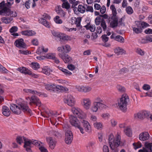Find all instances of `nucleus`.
<instances>
[{
	"label": "nucleus",
	"mask_w": 152,
	"mask_h": 152,
	"mask_svg": "<svg viewBox=\"0 0 152 152\" xmlns=\"http://www.w3.org/2000/svg\"><path fill=\"white\" fill-rule=\"evenodd\" d=\"M27 102L20 99L19 100L17 105L15 104H11L10 109L13 113L17 114H20L22 111L24 112L30 113L31 110L28 106Z\"/></svg>",
	"instance_id": "f257e3e1"
},
{
	"label": "nucleus",
	"mask_w": 152,
	"mask_h": 152,
	"mask_svg": "<svg viewBox=\"0 0 152 152\" xmlns=\"http://www.w3.org/2000/svg\"><path fill=\"white\" fill-rule=\"evenodd\" d=\"M71 111L74 114L77 115L79 118L82 119L81 121L85 131L87 132H90L91 130L90 125L88 121L84 119L86 117V114L80 108L76 107H73L71 109Z\"/></svg>",
	"instance_id": "f03ea898"
},
{
	"label": "nucleus",
	"mask_w": 152,
	"mask_h": 152,
	"mask_svg": "<svg viewBox=\"0 0 152 152\" xmlns=\"http://www.w3.org/2000/svg\"><path fill=\"white\" fill-rule=\"evenodd\" d=\"M121 137L118 134L115 138L112 134H111L109 136V144L112 152H118V147L120 144Z\"/></svg>",
	"instance_id": "7ed1b4c3"
},
{
	"label": "nucleus",
	"mask_w": 152,
	"mask_h": 152,
	"mask_svg": "<svg viewBox=\"0 0 152 152\" xmlns=\"http://www.w3.org/2000/svg\"><path fill=\"white\" fill-rule=\"evenodd\" d=\"M129 102V99L126 94L122 95L121 98L118 102V105L120 109L125 112L127 109V106Z\"/></svg>",
	"instance_id": "20e7f679"
},
{
	"label": "nucleus",
	"mask_w": 152,
	"mask_h": 152,
	"mask_svg": "<svg viewBox=\"0 0 152 152\" xmlns=\"http://www.w3.org/2000/svg\"><path fill=\"white\" fill-rule=\"evenodd\" d=\"M134 27L133 28V31L136 34L140 33L142 31V28H146L149 26V24L144 22L136 21Z\"/></svg>",
	"instance_id": "39448f33"
},
{
	"label": "nucleus",
	"mask_w": 152,
	"mask_h": 152,
	"mask_svg": "<svg viewBox=\"0 0 152 152\" xmlns=\"http://www.w3.org/2000/svg\"><path fill=\"white\" fill-rule=\"evenodd\" d=\"M10 2L8 1L5 4L4 1L0 3V15H10Z\"/></svg>",
	"instance_id": "423d86ee"
},
{
	"label": "nucleus",
	"mask_w": 152,
	"mask_h": 152,
	"mask_svg": "<svg viewBox=\"0 0 152 152\" xmlns=\"http://www.w3.org/2000/svg\"><path fill=\"white\" fill-rule=\"evenodd\" d=\"M24 143V147L26 148V151L28 152H32L30 148L32 144H33L36 146H39L40 145V144H42V142L39 141L33 140H28L27 139L25 141Z\"/></svg>",
	"instance_id": "0eeeda50"
},
{
	"label": "nucleus",
	"mask_w": 152,
	"mask_h": 152,
	"mask_svg": "<svg viewBox=\"0 0 152 152\" xmlns=\"http://www.w3.org/2000/svg\"><path fill=\"white\" fill-rule=\"evenodd\" d=\"M66 126H64V130L66 131L65 142L66 144H69L72 142L73 139V135L71 131L68 130H66Z\"/></svg>",
	"instance_id": "6e6552de"
},
{
	"label": "nucleus",
	"mask_w": 152,
	"mask_h": 152,
	"mask_svg": "<svg viewBox=\"0 0 152 152\" xmlns=\"http://www.w3.org/2000/svg\"><path fill=\"white\" fill-rule=\"evenodd\" d=\"M150 113L148 111L143 110L135 113L134 117L136 119H143L149 116Z\"/></svg>",
	"instance_id": "1a4fd4ad"
},
{
	"label": "nucleus",
	"mask_w": 152,
	"mask_h": 152,
	"mask_svg": "<svg viewBox=\"0 0 152 152\" xmlns=\"http://www.w3.org/2000/svg\"><path fill=\"white\" fill-rule=\"evenodd\" d=\"M57 50L59 53L66 54L71 51V48L69 45L66 44L62 46L61 47H58L57 48Z\"/></svg>",
	"instance_id": "9d476101"
},
{
	"label": "nucleus",
	"mask_w": 152,
	"mask_h": 152,
	"mask_svg": "<svg viewBox=\"0 0 152 152\" xmlns=\"http://www.w3.org/2000/svg\"><path fill=\"white\" fill-rule=\"evenodd\" d=\"M58 55L65 63H70L72 61V58L68 54L59 53Z\"/></svg>",
	"instance_id": "9b49d317"
},
{
	"label": "nucleus",
	"mask_w": 152,
	"mask_h": 152,
	"mask_svg": "<svg viewBox=\"0 0 152 152\" xmlns=\"http://www.w3.org/2000/svg\"><path fill=\"white\" fill-rule=\"evenodd\" d=\"M46 140L49 144V147L51 149H53L56 146V141L51 137H47Z\"/></svg>",
	"instance_id": "f8f14e48"
},
{
	"label": "nucleus",
	"mask_w": 152,
	"mask_h": 152,
	"mask_svg": "<svg viewBox=\"0 0 152 152\" xmlns=\"http://www.w3.org/2000/svg\"><path fill=\"white\" fill-rule=\"evenodd\" d=\"M82 104L84 108L86 110L89 109L91 105V100L88 98H84L82 100Z\"/></svg>",
	"instance_id": "ddd939ff"
},
{
	"label": "nucleus",
	"mask_w": 152,
	"mask_h": 152,
	"mask_svg": "<svg viewBox=\"0 0 152 152\" xmlns=\"http://www.w3.org/2000/svg\"><path fill=\"white\" fill-rule=\"evenodd\" d=\"M69 122L71 124L75 127L78 126L80 124V122L76 117L72 115H70L69 117Z\"/></svg>",
	"instance_id": "4468645a"
},
{
	"label": "nucleus",
	"mask_w": 152,
	"mask_h": 152,
	"mask_svg": "<svg viewBox=\"0 0 152 152\" xmlns=\"http://www.w3.org/2000/svg\"><path fill=\"white\" fill-rule=\"evenodd\" d=\"M15 44L16 47L19 48H25L26 46L23 39L22 38L16 40L15 42Z\"/></svg>",
	"instance_id": "2eb2a0df"
},
{
	"label": "nucleus",
	"mask_w": 152,
	"mask_h": 152,
	"mask_svg": "<svg viewBox=\"0 0 152 152\" xmlns=\"http://www.w3.org/2000/svg\"><path fill=\"white\" fill-rule=\"evenodd\" d=\"M75 102L73 97L71 95H69L68 96L67 98L65 101V103L69 106L72 107L75 105Z\"/></svg>",
	"instance_id": "dca6fc26"
},
{
	"label": "nucleus",
	"mask_w": 152,
	"mask_h": 152,
	"mask_svg": "<svg viewBox=\"0 0 152 152\" xmlns=\"http://www.w3.org/2000/svg\"><path fill=\"white\" fill-rule=\"evenodd\" d=\"M81 18L80 17H78L76 18L75 17H73L72 18V23L73 24L76 25L77 28L80 30L82 28V26L80 25V22Z\"/></svg>",
	"instance_id": "f3484780"
},
{
	"label": "nucleus",
	"mask_w": 152,
	"mask_h": 152,
	"mask_svg": "<svg viewBox=\"0 0 152 152\" xmlns=\"http://www.w3.org/2000/svg\"><path fill=\"white\" fill-rule=\"evenodd\" d=\"M30 105H32V103L36 104L38 106H40L41 105V101L39 98L34 95L31 96V101L29 103Z\"/></svg>",
	"instance_id": "a211bd4d"
},
{
	"label": "nucleus",
	"mask_w": 152,
	"mask_h": 152,
	"mask_svg": "<svg viewBox=\"0 0 152 152\" xmlns=\"http://www.w3.org/2000/svg\"><path fill=\"white\" fill-rule=\"evenodd\" d=\"M149 134L148 132H144L141 133L139 135V139L140 140L145 141L149 138Z\"/></svg>",
	"instance_id": "6ab92c4d"
},
{
	"label": "nucleus",
	"mask_w": 152,
	"mask_h": 152,
	"mask_svg": "<svg viewBox=\"0 0 152 152\" xmlns=\"http://www.w3.org/2000/svg\"><path fill=\"white\" fill-rule=\"evenodd\" d=\"M105 108L101 106L100 105L93 102V104L91 108V111L93 112H97L99 110L102 109L103 108Z\"/></svg>",
	"instance_id": "aec40b11"
},
{
	"label": "nucleus",
	"mask_w": 152,
	"mask_h": 152,
	"mask_svg": "<svg viewBox=\"0 0 152 152\" xmlns=\"http://www.w3.org/2000/svg\"><path fill=\"white\" fill-rule=\"evenodd\" d=\"M111 21L110 23V26L112 28L117 27L118 25V17H111Z\"/></svg>",
	"instance_id": "412c9836"
},
{
	"label": "nucleus",
	"mask_w": 152,
	"mask_h": 152,
	"mask_svg": "<svg viewBox=\"0 0 152 152\" xmlns=\"http://www.w3.org/2000/svg\"><path fill=\"white\" fill-rule=\"evenodd\" d=\"M17 69L22 73L26 74L29 75L32 74V72L30 70L24 67L18 68Z\"/></svg>",
	"instance_id": "4be33fe9"
},
{
	"label": "nucleus",
	"mask_w": 152,
	"mask_h": 152,
	"mask_svg": "<svg viewBox=\"0 0 152 152\" xmlns=\"http://www.w3.org/2000/svg\"><path fill=\"white\" fill-rule=\"evenodd\" d=\"M21 34L22 35L27 36H33L35 35L36 32L33 30H26L22 31Z\"/></svg>",
	"instance_id": "5701e85b"
},
{
	"label": "nucleus",
	"mask_w": 152,
	"mask_h": 152,
	"mask_svg": "<svg viewBox=\"0 0 152 152\" xmlns=\"http://www.w3.org/2000/svg\"><path fill=\"white\" fill-rule=\"evenodd\" d=\"M94 102L100 105L101 106H103V107H106V106L104 104L103 100L99 97L96 98Z\"/></svg>",
	"instance_id": "b1692460"
},
{
	"label": "nucleus",
	"mask_w": 152,
	"mask_h": 152,
	"mask_svg": "<svg viewBox=\"0 0 152 152\" xmlns=\"http://www.w3.org/2000/svg\"><path fill=\"white\" fill-rule=\"evenodd\" d=\"M39 22L41 23L46 27L49 28L50 27V25L49 23L47 20H46L44 18H40L39 20Z\"/></svg>",
	"instance_id": "393cba45"
},
{
	"label": "nucleus",
	"mask_w": 152,
	"mask_h": 152,
	"mask_svg": "<svg viewBox=\"0 0 152 152\" xmlns=\"http://www.w3.org/2000/svg\"><path fill=\"white\" fill-rule=\"evenodd\" d=\"M115 52L118 55H121L125 53V50L122 48L120 47H118L116 48L114 50Z\"/></svg>",
	"instance_id": "a878e982"
},
{
	"label": "nucleus",
	"mask_w": 152,
	"mask_h": 152,
	"mask_svg": "<svg viewBox=\"0 0 152 152\" xmlns=\"http://www.w3.org/2000/svg\"><path fill=\"white\" fill-rule=\"evenodd\" d=\"M52 71L51 69L49 68L48 67L45 66L43 68L42 72L45 75H49L51 72H52Z\"/></svg>",
	"instance_id": "bb28decb"
},
{
	"label": "nucleus",
	"mask_w": 152,
	"mask_h": 152,
	"mask_svg": "<svg viewBox=\"0 0 152 152\" xmlns=\"http://www.w3.org/2000/svg\"><path fill=\"white\" fill-rule=\"evenodd\" d=\"M56 11L57 13L62 17H64L65 16V12L63 10L60 6L57 7L56 9Z\"/></svg>",
	"instance_id": "cd10ccee"
},
{
	"label": "nucleus",
	"mask_w": 152,
	"mask_h": 152,
	"mask_svg": "<svg viewBox=\"0 0 152 152\" xmlns=\"http://www.w3.org/2000/svg\"><path fill=\"white\" fill-rule=\"evenodd\" d=\"M18 30V28L17 26H14L12 27L10 29V32L11 33V35L14 36V37L19 36L18 33H13L16 32Z\"/></svg>",
	"instance_id": "c85d7f7f"
},
{
	"label": "nucleus",
	"mask_w": 152,
	"mask_h": 152,
	"mask_svg": "<svg viewBox=\"0 0 152 152\" xmlns=\"http://www.w3.org/2000/svg\"><path fill=\"white\" fill-rule=\"evenodd\" d=\"M23 91L26 93H30L33 94H36L40 96L41 94L40 93H38L37 91L33 90L31 89H24Z\"/></svg>",
	"instance_id": "c756f323"
},
{
	"label": "nucleus",
	"mask_w": 152,
	"mask_h": 152,
	"mask_svg": "<svg viewBox=\"0 0 152 152\" xmlns=\"http://www.w3.org/2000/svg\"><path fill=\"white\" fill-rule=\"evenodd\" d=\"M54 87V90H61L64 91H67L68 90V89L67 88L61 85H55Z\"/></svg>",
	"instance_id": "7c9ffc66"
},
{
	"label": "nucleus",
	"mask_w": 152,
	"mask_h": 152,
	"mask_svg": "<svg viewBox=\"0 0 152 152\" xmlns=\"http://www.w3.org/2000/svg\"><path fill=\"white\" fill-rule=\"evenodd\" d=\"M58 68L65 75H66L70 76L72 74V73L71 72L63 68L60 66H58Z\"/></svg>",
	"instance_id": "2f4dec72"
},
{
	"label": "nucleus",
	"mask_w": 152,
	"mask_h": 152,
	"mask_svg": "<svg viewBox=\"0 0 152 152\" xmlns=\"http://www.w3.org/2000/svg\"><path fill=\"white\" fill-rule=\"evenodd\" d=\"M110 9L112 11V15L111 17H117L116 16L117 14L116 9L114 5H112L110 7Z\"/></svg>",
	"instance_id": "473e14b6"
},
{
	"label": "nucleus",
	"mask_w": 152,
	"mask_h": 152,
	"mask_svg": "<svg viewBox=\"0 0 152 152\" xmlns=\"http://www.w3.org/2000/svg\"><path fill=\"white\" fill-rule=\"evenodd\" d=\"M125 134L128 136L131 137L132 135V132L131 129L129 127H126L124 130Z\"/></svg>",
	"instance_id": "72a5a7b5"
},
{
	"label": "nucleus",
	"mask_w": 152,
	"mask_h": 152,
	"mask_svg": "<svg viewBox=\"0 0 152 152\" xmlns=\"http://www.w3.org/2000/svg\"><path fill=\"white\" fill-rule=\"evenodd\" d=\"M16 140L18 143L19 144H21L23 141L24 142L26 140V138L23 136H20L17 137Z\"/></svg>",
	"instance_id": "f704fd0d"
},
{
	"label": "nucleus",
	"mask_w": 152,
	"mask_h": 152,
	"mask_svg": "<svg viewBox=\"0 0 152 152\" xmlns=\"http://www.w3.org/2000/svg\"><path fill=\"white\" fill-rule=\"evenodd\" d=\"M48 51V49L47 48H45L43 46L39 47L37 50V52L38 53H41L42 52H46Z\"/></svg>",
	"instance_id": "c9c22d12"
},
{
	"label": "nucleus",
	"mask_w": 152,
	"mask_h": 152,
	"mask_svg": "<svg viewBox=\"0 0 152 152\" xmlns=\"http://www.w3.org/2000/svg\"><path fill=\"white\" fill-rule=\"evenodd\" d=\"M55 85L53 84H48L45 85V88L48 90L54 91Z\"/></svg>",
	"instance_id": "e433bc0d"
},
{
	"label": "nucleus",
	"mask_w": 152,
	"mask_h": 152,
	"mask_svg": "<svg viewBox=\"0 0 152 152\" xmlns=\"http://www.w3.org/2000/svg\"><path fill=\"white\" fill-rule=\"evenodd\" d=\"M85 27L87 29L89 30L91 32L94 31L96 29L95 26L93 25H87Z\"/></svg>",
	"instance_id": "4c0bfd02"
},
{
	"label": "nucleus",
	"mask_w": 152,
	"mask_h": 152,
	"mask_svg": "<svg viewBox=\"0 0 152 152\" xmlns=\"http://www.w3.org/2000/svg\"><path fill=\"white\" fill-rule=\"evenodd\" d=\"M100 26L102 28L103 30L104 31L106 30L107 28V26L104 19H102V22H101Z\"/></svg>",
	"instance_id": "58836bf2"
},
{
	"label": "nucleus",
	"mask_w": 152,
	"mask_h": 152,
	"mask_svg": "<svg viewBox=\"0 0 152 152\" xmlns=\"http://www.w3.org/2000/svg\"><path fill=\"white\" fill-rule=\"evenodd\" d=\"M31 66L34 70H37L39 68V65L37 63H32L31 64Z\"/></svg>",
	"instance_id": "ea45409f"
},
{
	"label": "nucleus",
	"mask_w": 152,
	"mask_h": 152,
	"mask_svg": "<svg viewBox=\"0 0 152 152\" xmlns=\"http://www.w3.org/2000/svg\"><path fill=\"white\" fill-rule=\"evenodd\" d=\"M77 10L81 13H83L86 10L85 7L82 5H79L78 7Z\"/></svg>",
	"instance_id": "a19ab883"
},
{
	"label": "nucleus",
	"mask_w": 152,
	"mask_h": 152,
	"mask_svg": "<svg viewBox=\"0 0 152 152\" xmlns=\"http://www.w3.org/2000/svg\"><path fill=\"white\" fill-rule=\"evenodd\" d=\"M61 7L63 8L68 9L70 8V5L67 1L66 2H64L62 4Z\"/></svg>",
	"instance_id": "79ce46f5"
},
{
	"label": "nucleus",
	"mask_w": 152,
	"mask_h": 152,
	"mask_svg": "<svg viewBox=\"0 0 152 152\" xmlns=\"http://www.w3.org/2000/svg\"><path fill=\"white\" fill-rule=\"evenodd\" d=\"M115 40L122 43H123L124 42V38L119 35L115 37Z\"/></svg>",
	"instance_id": "37998d69"
},
{
	"label": "nucleus",
	"mask_w": 152,
	"mask_h": 152,
	"mask_svg": "<svg viewBox=\"0 0 152 152\" xmlns=\"http://www.w3.org/2000/svg\"><path fill=\"white\" fill-rule=\"evenodd\" d=\"M56 54L54 53H48L47 54L46 56L47 58L53 60L56 56Z\"/></svg>",
	"instance_id": "c03bdc74"
},
{
	"label": "nucleus",
	"mask_w": 152,
	"mask_h": 152,
	"mask_svg": "<svg viewBox=\"0 0 152 152\" xmlns=\"http://www.w3.org/2000/svg\"><path fill=\"white\" fill-rule=\"evenodd\" d=\"M126 11L127 13L129 15L132 14L134 12V11L132 7L130 6H128L126 9Z\"/></svg>",
	"instance_id": "a18cd8bd"
},
{
	"label": "nucleus",
	"mask_w": 152,
	"mask_h": 152,
	"mask_svg": "<svg viewBox=\"0 0 152 152\" xmlns=\"http://www.w3.org/2000/svg\"><path fill=\"white\" fill-rule=\"evenodd\" d=\"M32 3L33 1L31 0H28L25 2L24 4L26 7L27 9H28L30 8L31 4L32 7Z\"/></svg>",
	"instance_id": "49530a36"
},
{
	"label": "nucleus",
	"mask_w": 152,
	"mask_h": 152,
	"mask_svg": "<svg viewBox=\"0 0 152 152\" xmlns=\"http://www.w3.org/2000/svg\"><path fill=\"white\" fill-rule=\"evenodd\" d=\"M54 21L56 23L58 24H61L63 22L62 20L60 18L59 16H57L54 18Z\"/></svg>",
	"instance_id": "de8ad7c7"
},
{
	"label": "nucleus",
	"mask_w": 152,
	"mask_h": 152,
	"mask_svg": "<svg viewBox=\"0 0 152 152\" xmlns=\"http://www.w3.org/2000/svg\"><path fill=\"white\" fill-rule=\"evenodd\" d=\"M102 19L100 16L97 17L95 20V22L96 25H99L102 22Z\"/></svg>",
	"instance_id": "09e8293b"
},
{
	"label": "nucleus",
	"mask_w": 152,
	"mask_h": 152,
	"mask_svg": "<svg viewBox=\"0 0 152 152\" xmlns=\"http://www.w3.org/2000/svg\"><path fill=\"white\" fill-rule=\"evenodd\" d=\"M1 20L2 22L5 24L9 23H10V18L8 17H2L1 19Z\"/></svg>",
	"instance_id": "8fccbe9b"
},
{
	"label": "nucleus",
	"mask_w": 152,
	"mask_h": 152,
	"mask_svg": "<svg viewBox=\"0 0 152 152\" xmlns=\"http://www.w3.org/2000/svg\"><path fill=\"white\" fill-rule=\"evenodd\" d=\"M8 71L5 67L0 64V72L3 73H6L8 72Z\"/></svg>",
	"instance_id": "3c124183"
},
{
	"label": "nucleus",
	"mask_w": 152,
	"mask_h": 152,
	"mask_svg": "<svg viewBox=\"0 0 152 152\" xmlns=\"http://www.w3.org/2000/svg\"><path fill=\"white\" fill-rule=\"evenodd\" d=\"M94 125L95 127L97 129L102 128V125L100 122H95L94 123Z\"/></svg>",
	"instance_id": "603ef678"
},
{
	"label": "nucleus",
	"mask_w": 152,
	"mask_h": 152,
	"mask_svg": "<svg viewBox=\"0 0 152 152\" xmlns=\"http://www.w3.org/2000/svg\"><path fill=\"white\" fill-rule=\"evenodd\" d=\"M145 147L150 150L151 151H152V143H149L148 142H146L145 143Z\"/></svg>",
	"instance_id": "864d4df0"
},
{
	"label": "nucleus",
	"mask_w": 152,
	"mask_h": 152,
	"mask_svg": "<svg viewBox=\"0 0 152 152\" xmlns=\"http://www.w3.org/2000/svg\"><path fill=\"white\" fill-rule=\"evenodd\" d=\"M133 145L134 147V149H135L140 148L142 147L141 143L140 142H138L137 143H133Z\"/></svg>",
	"instance_id": "5fc2aeb1"
},
{
	"label": "nucleus",
	"mask_w": 152,
	"mask_h": 152,
	"mask_svg": "<svg viewBox=\"0 0 152 152\" xmlns=\"http://www.w3.org/2000/svg\"><path fill=\"white\" fill-rule=\"evenodd\" d=\"M91 90V88L88 86H83V92L84 93L88 92Z\"/></svg>",
	"instance_id": "6e6d98bb"
},
{
	"label": "nucleus",
	"mask_w": 152,
	"mask_h": 152,
	"mask_svg": "<svg viewBox=\"0 0 152 152\" xmlns=\"http://www.w3.org/2000/svg\"><path fill=\"white\" fill-rule=\"evenodd\" d=\"M60 39L64 40H66L68 39V36L65 34L61 33L60 36Z\"/></svg>",
	"instance_id": "4d7b16f0"
},
{
	"label": "nucleus",
	"mask_w": 152,
	"mask_h": 152,
	"mask_svg": "<svg viewBox=\"0 0 152 152\" xmlns=\"http://www.w3.org/2000/svg\"><path fill=\"white\" fill-rule=\"evenodd\" d=\"M46 114L48 117H51L52 118V116H55L56 114L53 113V111H50L49 110H48L45 111Z\"/></svg>",
	"instance_id": "13d9d810"
},
{
	"label": "nucleus",
	"mask_w": 152,
	"mask_h": 152,
	"mask_svg": "<svg viewBox=\"0 0 152 152\" xmlns=\"http://www.w3.org/2000/svg\"><path fill=\"white\" fill-rule=\"evenodd\" d=\"M117 88L119 91L121 92H124L125 90V88L124 87L121 86L120 85L117 86Z\"/></svg>",
	"instance_id": "bf43d9fd"
},
{
	"label": "nucleus",
	"mask_w": 152,
	"mask_h": 152,
	"mask_svg": "<svg viewBox=\"0 0 152 152\" xmlns=\"http://www.w3.org/2000/svg\"><path fill=\"white\" fill-rule=\"evenodd\" d=\"M52 34L54 36L56 37L59 38L60 36L61 35V33H60L58 32H56L55 31H52Z\"/></svg>",
	"instance_id": "052dcab7"
},
{
	"label": "nucleus",
	"mask_w": 152,
	"mask_h": 152,
	"mask_svg": "<svg viewBox=\"0 0 152 152\" xmlns=\"http://www.w3.org/2000/svg\"><path fill=\"white\" fill-rule=\"evenodd\" d=\"M69 1L70 3L72 4V7H74V6H75L77 5L79 2L78 1H75V0H69Z\"/></svg>",
	"instance_id": "680f3d73"
},
{
	"label": "nucleus",
	"mask_w": 152,
	"mask_h": 152,
	"mask_svg": "<svg viewBox=\"0 0 152 152\" xmlns=\"http://www.w3.org/2000/svg\"><path fill=\"white\" fill-rule=\"evenodd\" d=\"M137 53L141 56H143L144 55V52L140 48H138L136 50Z\"/></svg>",
	"instance_id": "e2e57ef3"
},
{
	"label": "nucleus",
	"mask_w": 152,
	"mask_h": 152,
	"mask_svg": "<svg viewBox=\"0 0 152 152\" xmlns=\"http://www.w3.org/2000/svg\"><path fill=\"white\" fill-rule=\"evenodd\" d=\"M101 116L105 120H108L110 117V115L107 113L102 114Z\"/></svg>",
	"instance_id": "0e129e2a"
},
{
	"label": "nucleus",
	"mask_w": 152,
	"mask_h": 152,
	"mask_svg": "<svg viewBox=\"0 0 152 152\" xmlns=\"http://www.w3.org/2000/svg\"><path fill=\"white\" fill-rule=\"evenodd\" d=\"M101 38L102 41L104 42L108 41L109 39V38L105 35H102Z\"/></svg>",
	"instance_id": "69168bd1"
},
{
	"label": "nucleus",
	"mask_w": 152,
	"mask_h": 152,
	"mask_svg": "<svg viewBox=\"0 0 152 152\" xmlns=\"http://www.w3.org/2000/svg\"><path fill=\"white\" fill-rule=\"evenodd\" d=\"M100 12L102 14H104L106 12V8L104 5L102 6L100 8Z\"/></svg>",
	"instance_id": "338daca9"
},
{
	"label": "nucleus",
	"mask_w": 152,
	"mask_h": 152,
	"mask_svg": "<svg viewBox=\"0 0 152 152\" xmlns=\"http://www.w3.org/2000/svg\"><path fill=\"white\" fill-rule=\"evenodd\" d=\"M39 148L41 152H48L47 149L43 146H41Z\"/></svg>",
	"instance_id": "774afa93"
}]
</instances>
